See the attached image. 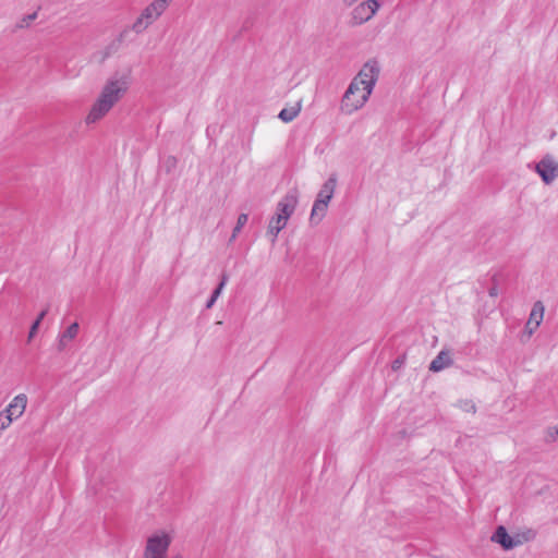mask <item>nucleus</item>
Returning <instances> with one entry per match:
<instances>
[{"instance_id":"nucleus-5","label":"nucleus","mask_w":558,"mask_h":558,"mask_svg":"<svg viewBox=\"0 0 558 558\" xmlns=\"http://www.w3.org/2000/svg\"><path fill=\"white\" fill-rule=\"evenodd\" d=\"M379 7L380 5L377 0H366L361 2L352 10L349 24L351 26L362 25L376 14Z\"/></svg>"},{"instance_id":"nucleus-15","label":"nucleus","mask_w":558,"mask_h":558,"mask_svg":"<svg viewBox=\"0 0 558 558\" xmlns=\"http://www.w3.org/2000/svg\"><path fill=\"white\" fill-rule=\"evenodd\" d=\"M300 112V106L291 107V108H283L279 112V119H281L283 122H291L293 121Z\"/></svg>"},{"instance_id":"nucleus-9","label":"nucleus","mask_w":558,"mask_h":558,"mask_svg":"<svg viewBox=\"0 0 558 558\" xmlns=\"http://www.w3.org/2000/svg\"><path fill=\"white\" fill-rule=\"evenodd\" d=\"M492 541L498 543L506 550L512 549L517 545L504 525L497 526L492 536Z\"/></svg>"},{"instance_id":"nucleus-25","label":"nucleus","mask_w":558,"mask_h":558,"mask_svg":"<svg viewBox=\"0 0 558 558\" xmlns=\"http://www.w3.org/2000/svg\"><path fill=\"white\" fill-rule=\"evenodd\" d=\"M494 284L489 288L488 294L490 296H497L498 295V288H497V280L496 277H493Z\"/></svg>"},{"instance_id":"nucleus-30","label":"nucleus","mask_w":558,"mask_h":558,"mask_svg":"<svg viewBox=\"0 0 558 558\" xmlns=\"http://www.w3.org/2000/svg\"><path fill=\"white\" fill-rule=\"evenodd\" d=\"M401 364V361L400 360H396L392 364V368L396 369L399 367V365Z\"/></svg>"},{"instance_id":"nucleus-24","label":"nucleus","mask_w":558,"mask_h":558,"mask_svg":"<svg viewBox=\"0 0 558 558\" xmlns=\"http://www.w3.org/2000/svg\"><path fill=\"white\" fill-rule=\"evenodd\" d=\"M248 220L247 214H240L236 220V225L241 228H243Z\"/></svg>"},{"instance_id":"nucleus-16","label":"nucleus","mask_w":558,"mask_h":558,"mask_svg":"<svg viewBox=\"0 0 558 558\" xmlns=\"http://www.w3.org/2000/svg\"><path fill=\"white\" fill-rule=\"evenodd\" d=\"M129 34V28L123 29L119 34V36L108 46V53L117 51L120 48L121 44L126 39Z\"/></svg>"},{"instance_id":"nucleus-19","label":"nucleus","mask_w":558,"mask_h":558,"mask_svg":"<svg viewBox=\"0 0 558 558\" xmlns=\"http://www.w3.org/2000/svg\"><path fill=\"white\" fill-rule=\"evenodd\" d=\"M37 17V13H31L27 15H24L16 24V28H26L29 26V24Z\"/></svg>"},{"instance_id":"nucleus-11","label":"nucleus","mask_w":558,"mask_h":558,"mask_svg":"<svg viewBox=\"0 0 558 558\" xmlns=\"http://www.w3.org/2000/svg\"><path fill=\"white\" fill-rule=\"evenodd\" d=\"M26 404L27 397L21 393L11 401L4 411L14 420L24 413Z\"/></svg>"},{"instance_id":"nucleus-23","label":"nucleus","mask_w":558,"mask_h":558,"mask_svg":"<svg viewBox=\"0 0 558 558\" xmlns=\"http://www.w3.org/2000/svg\"><path fill=\"white\" fill-rule=\"evenodd\" d=\"M39 328V324H38V320H35L32 326H31V329H29V332H28V341H31L33 339V337L36 335L37 330Z\"/></svg>"},{"instance_id":"nucleus-2","label":"nucleus","mask_w":558,"mask_h":558,"mask_svg":"<svg viewBox=\"0 0 558 558\" xmlns=\"http://www.w3.org/2000/svg\"><path fill=\"white\" fill-rule=\"evenodd\" d=\"M128 85L129 74L111 76L86 117V123H95L105 117L126 93Z\"/></svg>"},{"instance_id":"nucleus-13","label":"nucleus","mask_w":558,"mask_h":558,"mask_svg":"<svg viewBox=\"0 0 558 558\" xmlns=\"http://www.w3.org/2000/svg\"><path fill=\"white\" fill-rule=\"evenodd\" d=\"M80 326L77 323H72L59 337L57 349L59 352L63 351L69 341L73 340L78 333Z\"/></svg>"},{"instance_id":"nucleus-4","label":"nucleus","mask_w":558,"mask_h":558,"mask_svg":"<svg viewBox=\"0 0 558 558\" xmlns=\"http://www.w3.org/2000/svg\"><path fill=\"white\" fill-rule=\"evenodd\" d=\"M171 537L167 533H157L147 538L143 558H167Z\"/></svg>"},{"instance_id":"nucleus-33","label":"nucleus","mask_w":558,"mask_h":558,"mask_svg":"<svg viewBox=\"0 0 558 558\" xmlns=\"http://www.w3.org/2000/svg\"><path fill=\"white\" fill-rule=\"evenodd\" d=\"M171 159V162L174 165L175 163V158H170Z\"/></svg>"},{"instance_id":"nucleus-21","label":"nucleus","mask_w":558,"mask_h":558,"mask_svg":"<svg viewBox=\"0 0 558 558\" xmlns=\"http://www.w3.org/2000/svg\"><path fill=\"white\" fill-rule=\"evenodd\" d=\"M459 407L461 410H463L465 412H471V413L476 412V407L472 400H460Z\"/></svg>"},{"instance_id":"nucleus-3","label":"nucleus","mask_w":558,"mask_h":558,"mask_svg":"<svg viewBox=\"0 0 558 558\" xmlns=\"http://www.w3.org/2000/svg\"><path fill=\"white\" fill-rule=\"evenodd\" d=\"M299 203V194L295 189L289 191L277 204L276 214L268 225V234L271 235V243H275L278 233L286 228L289 218L293 215Z\"/></svg>"},{"instance_id":"nucleus-29","label":"nucleus","mask_w":558,"mask_h":558,"mask_svg":"<svg viewBox=\"0 0 558 558\" xmlns=\"http://www.w3.org/2000/svg\"><path fill=\"white\" fill-rule=\"evenodd\" d=\"M357 0H343V3L347 5V7H350L352 5L353 3H355Z\"/></svg>"},{"instance_id":"nucleus-6","label":"nucleus","mask_w":558,"mask_h":558,"mask_svg":"<svg viewBox=\"0 0 558 558\" xmlns=\"http://www.w3.org/2000/svg\"><path fill=\"white\" fill-rule=\"evenodd\" d=\"M535 171L545 184H550L558 177V162L547 154L535 165Z\"/></svg>"},{"instance_id":"nucleus-26","label":"nucleus","mask_w":558,"mask_h":558,"mask_svg":"<svg viewBox=\"0 0 558 558\" xmlns=\"http://www.w3.org/2000/svg\"><path fill=\"white\" fill-rule=\"evenodd\" d=\"M48 313V307H46L45 310H43L39 315L37 316V318L35 320H38V324L40 325L41 320L45 318V316L47 315Z\"/></svg>"},{"instance_id":"nucleus-12","label":"nucleus","mask_w":558,"mask_h":558,"mask_svg":"<svg viewBox=\"0 0 558 558\" xmlns=\"http://www.w3.org/2000/svg\"><path fill=\"white\" fill-rule=\"evenodd\" d=\"M453 364V360L450 356V352L447 350H441L437 356L430 362L429 371L434 373H438L446 367H449Z\"/></svg>"},{"instance_id":"nucleus-28","label":"nucleus","mask_w":558,"mask_h":558,"mask_svg":"<svg viewBox=\"0 0 558 558\" xmlns=\"http://www.w3.org/2000/svg\"><path fill=\"white\" fill-rule=\"evenodd\" d=\"M217 299H214V296H210L209 300L206 303V308H211L215 304Z\"/></svg>"},{"instance_id":"nucleus-7","label":"nucleus","mask_w":558,"mask_h":558,"mask_svg":"<svg viewBox=\"0 0 558 558\" xmlns=\"http://www.w3.org/2000/svg\"><path fill=\"white\" fill-rule=\"evenodd\" d=\"M167 8L165 0H155L142 11L141 15L147 24H153Z\"/></svg>"},{"instance_id":"nucleus-18","label":"nucleus","mask_w":558,"mask_h":558,"mask_svg":"<svg viewBox=\"0 0 558 558\" xmlns=\"http://www.w3.org/2000/svg\"><path fill=\"white\" fill-rule=\"evenodd\" d=\"M228 280H229V276L226 272H222L219 284L211 293V296H214V299H218V296L221 294L225 286L227 284Z\"/></svg>"},{"instance_id":"nucleus-10","label":"nucleus","mask_w":558,"mask_h":558,"mask_svg":"<svg viewBox=\"0 0 558 558\" xmlns=\"http://www.w3.org/2000/svg\"><path fill=\"white\" fill-rule=\"evenodd\" d=\"M337 186V174L332 173L328 180L323 184L319 190L315 201H325L326 204H329L331 201L335 190Z\"/></svg>"},{"instance_id":"nucleus-31","label":"nucleus","mask_w":558,"mask_h":558,"mask_svg":"<svg viewBox=\"0 0 558 558\" xmlns=\"http://www.w3.org/2000/svg\"><path fill=\"white\" fill-rule=\"evenodd\" d=\"M362 90H363V87H362V86H360V90H354V96H353V98H354V97H359V96L361 95Z\"/></svg>"},{"instance_id":"nucleus-20","label":"nucleus","mask_w":558,"mask_h":558,"mask_svg":"<svg viewBox=\"0 0 558 558\" xmlns=\"http://www.w3.org/2000/svg\"><path fill=\"white\" fill-rule=\"evenodd\" d=\"M545 440L547 442L558 441V425L557 426H551V427L547 428Z\"/></svg>"},{"instance_id":"nucleus-14","label":"nucleus","mask_w":558,"mask_h":558,"mask_svg":"<svg viewBox=\"0 0 558 558\" xmlns=\"http://www.w3.org/2000/svg\"><path fill=\"white\" fill-rule=\"evenodd\" d=\"M328 205L329 204H326L325 201H315L314 202L312 211H311V216H310L311 223L317 225L323 220V218L325 217V215L327 213Z\"/></svg>"},{"instance_id":"nucleus-1","label":"nucleus","mask_w":558,"mask_h":558,"mask_svg":"<svg viewBox=\"0 0 558 558\" xmlns=\"http://www.w3.org/2000/svg\"><path fill=\"white\" fill-rule=\"evenodd\" d=\"M380 66L377 60L371 59L351 81L343 94L340 110L345 114H352L361 109L368 100L378 81Z\"/></svg>"},{"instance_id":"nucleus-27","label":"nucleus","mask_w":558,"mask_h":558,"mask_svg":"<svg viewBox=\"0 0 558 558\" xmlns=\"http://www.w3.org/2000/svg\"><path fill=\"white\" fill-rule=\"evenodd\" d=\"M241 229H242L241 227L235 225V227L233 228V231H232V235L230 238V242L233 241L238 236V233L241 231Z\"/></svg>"},{"instance_id":"nucleus-17","label":"nucleus","mask_w":558,"mask_h":558,"mask_svg":"<svg viewBox=\"0 0 558 558\" xmlns=\"http://www.w3.org/2000/svg\"><path fill=\"white\" fill-rule=\"evenodd\" d=\"M150 24H147V22L145 21V19H143L142 15H140L135 22L133 23L131 29L134 31L135 33L140 34L142 32H144Z\"/></svg>"},{"instance_id":"nucleus-34","label":"nucleus","mask_w":558,"mask_h":558,"mask_svg":"<svg viewBox=\"0 0 558 558\" xmlns=\"http://www.w3.org/2000/svg\"><path fill=\"white\" fill-rule=\"evenodd\" d=\"M170 1H171V0H165V2L167 3V7L169 5V2H170Z\"/></svg>"},{"instance_id":"nucleus-22","label":"nucleus","mask_w":558,"mask_h":558,"mask_svg":"<svg viewBox=\"0 0 558 558\" xmlns=\"http://www.w3.org/2000/svg\"><path fill=\"white\" fill-rule=\"evenodd\" d=\"M12 421H13V418L5 411L0 413V428L1 429L7 428L11 424Z\"/></svg>"},{"instance_id":"nucleus-32","label":"nucleus","mask_w":558,"mask_h":558,"mask_svg":"<svg viewBox=\"0 0 558 558\" xmlns=\"http://www.w3.org/2000/svg\"><path fill=\"white\" fill-rule=\"evenodd\" d=\"M172 558H183V556H181V555H177V556H174V557H172Z\"/></svg>"},{"instance_id":"nucleus-8","label":"nucleus","mask_w":558,"mask_h":558,"mask_svg":"<svg viewBox=\"0 0 558 558\" xmlns=\"http://www.w3.org/2000/svg\"><path fill=\"white\" fill-rule=\"evenodd\" d=\"M544 315V305L541 301L533 304L529 320L525 325V330L531 336L541 325Z\"/></svg>"}]
</instances>
